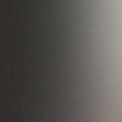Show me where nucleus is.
Wrapping results in <instances>:
<instances>
[{"label":"nucleus","mask_w":122,"mask_h":122,"mask_svg":"<svg viewBox=\"0 0 122 122\" xmlns=\"http://www.w3.org/2000/svg\"><path fill=\"white\" fill-rule=\"evenodd\" d=\"M5 32L6 33V32H7V31H6V30L5 31Z\"/></svg>","instance_id":"2"},{"label":"nucleus","mask_w":122,"mask_h":122,"mask_svg":"<svg viewBox=\"0 0 122 122\" xmlns=\"http://www.w3.org/2000/svg\"><path fill=\"white\" fill-rule=\"evenodd\" d=\"M5 79H7L6 78V77H5Z\"/></svg>","instance_id":"3"},{"label":"nucleus","mask_w":122,"mask_h":122,"mask_svg":"<svg viewBox=\"0 0 122 122\" xmlns=\"http://www.w3.org/2000/svg\"><path fill=\"white\" fill-rule=\"evenodd\" d=\"M5 96L6 97L7 96V94H6V93H5Z\"/></svg>","instance_id":"1"}]
</instances>
